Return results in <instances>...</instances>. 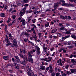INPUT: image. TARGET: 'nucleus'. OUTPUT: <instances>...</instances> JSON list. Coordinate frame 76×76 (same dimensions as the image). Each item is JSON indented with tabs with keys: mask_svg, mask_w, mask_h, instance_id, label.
<instances>
[{
	"mask_svg": "<svg viewBox=\"0 0 76 76\" xmlns=\"http://www.w3.org/2000/svg\"><path fill=\"white\" fill-rule=\"evenodd\" d=\"M70 71L72 73H73L76 72V69H70Z\"/></svg>",
	"mask_w": 76,
	"mask_h": 76,
	"instance_id": "4468645a",
	"label": "nucleus"
},
{
	"mask_svg": "<svg viewBox=\"0 0 76 76\" xmlns=\"http://www.w3.org/2000/svg\"><path fill=\"white\" fill-rule=\"evenodd\" d=\"M62 50H63V52L64 53H66L67 52V50H65V49L64 48H63L62 49Z\"/></svg>",
	"mask_w": 76,
	"mask_h": 76,
	"instance_id": "c756f323",
	"label": "nucleus"
},
{
	"mask_svg": "<svg viewBox=\"0 0 76 76\" xmlns=\"http://www.w3.org/2000/svg\"><path fill=\"white\" fill-rule=\"evenodd\" d=\"M3 59L5 60H7L9 58V57L7 56H4L3 57Z\"/></svg>",
	"mask_w": 76,
	"mask_h": 76,
	"instance_id": "a211bd4d",
	"label": "nucleus"
},
{
	"mask_svg": "<svg viewBox=\"0 0 76 76\" xmlns=\"http://www.w3.org/2000/svg\"><path fill=\"white\" fill-rule=\"evenodd\" d=\"M59 25L60 26H61V27H63V25L62 23H59Z\"/></svg>",
	"mask_w": 76,
	"mask_h": 76,
	"instance_id": "72a5a7b5",
	"label": "nucleus"
},
{
	"mask_svg": "<svg viewBox=\"0 0 76 76\" xmlns=\"http://www.w3.org/2000/svg\"><path fill=\"white\" fill-rule=\"evenodd\" d=\"M52 76H55V73H52L51 74Z\"/></svg>",
	"mask_w": 76,
	"mask_h": 76,
	"instance_id": "774afa93",
	"label": "nucleus"
},
{
	"mask_svg": "<svg viewBox=\"0 0 76 76\" xmlns=\"http://www.w3.org/2000/svg\"><path fill=\"white\" fill-rule=\"evenodd\" d=\"M52 59V57H48V62H49V61H51Z\"/></svg>",
	"mask_w": 76,
	"mask_h": 76,
	"instance_id": "aec40b11",
	"label": "nucleus"
},
{
	"mask_svg": "<svg viewBox=\"0 0 76 76\" xmlns=\"http://www.w3.org/2000/svg\"><path fill=\"white\" fill-rule=\"evenodd\" d=\"M69 6H71V7H75V5L73 4H69Z\"/></svg>",
	"mask_w": 76,
	"mask_h": 76,
	"instance_id": "a18cd8bd",
	"label": "nucleus"
},
{
	"mask_svg": "<svg viewBox=\"0 0 76 76\" xmlns=\"http://www.w3.org/2000/svg\"><path fill=\"white\" fill-rule=\"evenodd\" d=\"M65 34H71V31H66L65 32Z\"/></svg>",
	"mask_w": 76,
	"mask_h": 76,
	"instance_id": "dca6fc26",
	"label": "nucleus"
},
{
	"mask_svg": "<svg viewBox=\"0 0 76 76\" xmlns=\"http://www.w3.org/2000/svg\"><path fill=\"white\" fill-rule=\"evenodd\" d=\"M33 54V51H32L30 52H28V54Z\"/></svg>",
	"mask_w": 76,
	"mask_h": 76,
	"instance_id": "09e8293b",
	"label": "nucleus"
},
{
	"mask_svg": "<svg viewBox=\"0 0 76 76\" xmlns=\"http://www.w3.org/2000/svg\"><path fill=\"white\" fill-rule=\"evenodd\" d=\"M61 61H62L61 59V58H60L59 60L57 61V63H60L61 62Z\"/></svg>",
	"mask_w": 76,
	"mask_h": 76,
	"instance_id": "b1692460",
	"label": "nucleus"
},
{
	"mask_svg": "<svg viewBox=\"0 0 76 76\" xmlns=\"http://www.w3.org/2000/svg\"><path fill=\"white\" fill-rule=\"evenodd\" d=\"M21 18H22L21 17H20L18 18V20H21Z\"/></svg>",
	"mask_w": 76,
	"mask_h": 76,
	"instance_id": "0e129e2a",
	"label": "nucleus"
},
{
	"mask_svg": "<svg viewBox=\"0 0 76 76\" xmlns=\"http://www.w3.org/2000/svg\"><path fill=\"white\" fill-rule=\"evenodd\" d=\"M20 62L21 64H23V65H24V66L26 65V63H25V62H24V61H21Z\"/></svg>",
	"mask_w": 76,
	"mask_h": 76,
	"instance_id": "ddd939ff",
	"label": "nucleus"
},
{
	"mask_svg": "<svg viewBox=\"0 0 76 76\" xmlns=\"http://www.w3.org/2000/svg\"><path fill=\"white\" fill-rule=\"evenodd\" d=\"M57 9V7H55V6L54 5V9H52V11H55Z\"/></svg>",
	"mask_w": 76,
	"mask_h": 76,
	"instance_id": "bb28decb",
	"label": "nucleus"
},
{
	"mask_svg": "<svg viewBox=\"0 0 76 76\" xmlns=\"http://www.w3.org/2000/svg\"><path fill=\"white\" fill-rule=\"evenodd\" d=\"M14 57H15V58H16V59H19V57H18V56H15Z\"/></svg>",
	"mask_w": 76,
	"mask_h": 76,
	"instance_id": "5fc2aeb1",
	"label": "nucleus"
},
{
	"mask_svg": "<svg viewBox=\"0 0 76 76\" xmlns=\"http://www.w3.org/2000/svg\"><path fill=\"white\" fill-rule=\"evenodd\" d=\"M19 56L21 58H23V59L24 61L25 62V63H26V62L28 61V58H27V57H25L24 56L20 53L19 54Z\"/></svg>",
	"mask_w": 76,
	"mask_h": 76,
	"instance_id": "f03ea898",
	"label": "nucleus"
},
{
	"mask_svg": "<svg viewBox=\"0 0 76 76\" xmlns=\"http://www.w3.org/2000/svg\"><path fill=\"white\" fill-rule=\"evenodd\" d=\"M12 24H13L12 23H9L8 24V26H11L12 25Z\"/></svg>",
	"mask_w": 76,
	"mask_h": 76,
	"instance_id": "37998d69",
	"label": "nucleus"
},
{
	"mask_svg": "<svg viewBox=\"0 0 76 76\" xmlns=\"http://www.w3.org/2000/svg\"><path fill=\"white\" fill-rule=\"evenodd\" d=\"M34 48H36L37 50V55H39L41 54V51H40V48L37 45H36L34 47Z\"/></svg>",
	"mask_w": 76,
	"mask_h": 76,
	"instance_id": "7ed1b4c3",
	"label": "nucleus"
},
{
	"mask_svg": "<svg viewBox=\"0 0 76 76\" xmlns=\"http://www.w3.org/2000/svg\"><path fill=\"white\" fill-rule=\"evenodd\" d=\"M58 10L60 11L63 10V7H61V8H58Z\"/></svg>",
	"mask_w": 76,
	"mask_h": 76,
	"instance_id": "c85d7f7f",
	"label": "nucleus"
},
{
	"mask_svg": "<svg viewBox=\"0 0 76 76\" xmlns=\"http://www.w3.org/2000/svg\"><path fill=\"white\" fill-rule=\"evenodd\" d=\"M19 65H17V66H15V69H19Z\"/></svg>",
	"mask_w": 76,
	"mask_h": 76,
	"instance_id": "a19ab883",
	"label": "nucleus"
},
{
	"mask_svg": "<svg viewBox=\"0 0 76 76\" xmlns=\"http://www.w3.org/2000/svg\"><path fill=\"white\" fill-rule=\"evenodd\" d=\"M16 18V16H15V15H13L12 16V18L13 19H15V18Z\"/></svg>",
	"mask_w": 76,
	"mask_h": 76,
	"instance_id": "69168bd1",
	"label": "nucleus"
},
{
	"mask_svg": "<svg viewBox=\"0 0 76 76\" xmlns=\"http://www.w3.org/2000/svg\"><path fill=\"white\" fill-rule=\"evenodd\" d=\"M28 61L30 63H33V59L31 57H28Z\"/></svg>",
	"mask_w": 76,
	"mask_h": 76,
	"instance_id": "0eeeda50",
	"label": "nucleus"
},
{
	"mask_svg": "<svg viewBox=\"0 0 76 76\" xmlns=\"http://www.w3.org/2000/svg\"><path fill=\"white\" fill-rule=\"evenodd\" d=\"M11 20V19H10V18H8V20L7 21V23H9V22H10Z\"/></svg>",
	"mask_w": 76,
	"mask_h": 76,
	"instance_id": "2f4dec72",
	"label": "nucleus"
},
{
	"mask_svg": "<svg viewBox=\"0 0 76 76\" xmlns=\"http://www.w3.org/2000/svg\"><path fill=\"white\" fill-rule=\"evenodd\" d=\"M57 34L58 35V36H59V37H61V36H62V35H61V34L59 33H57Z\"/></svg>",
	"mask_w": 76,
	"mask_h": 76,
	"instance_id": "79ce46f5",
	"label": "nucleus"
},
{
	"mask_svg": "<svg viewBox=\"0 0 76 76\" xmlns=\"http://www.w3.org/2000/svg\"><path fill=\"white\" fill-rule=\"evenodd\" d=\"M29 66H26V69L28 71L27 72V74L28 75V76H37V74H34V73L33 72H32L31 69H29Z\"/></svg>",
	"mask_w": 76,
	"mask_h": 76,
	"instance_id": "f257e3e1",
	"label": "nucleus"
},
{
	"mask_svg": "<svg viewBox=\"0 0 76 76\" xmlns=\"http://www.w3.org/2000/svg\"><path fill=\"white\" fill-rule=\"evenodd\" d=\"M25 22V20L24 19H22L20 21V22H22V23H23V22Z\"/></svg>",
	"mask_w": 76,
	"mask_h": 76,
	"instance_id": "603ef678",
	"label": "nucleus"
},
{
	"mask_svg": "<svg viewBox=\"0 0 76 76\" xmlns=\"http://www.w3.org/2000/svg\"><path fill=\"white\" fill-rule=\"evenodd\" d=\"M49 25V23L48 22L47 24L45 25V26H46V27H48V26Z\"/></svg>",
	"mask_w": 76,
	"mask_h": 76,
	"instance_id": "58836bf2",
	"label": "nucleus"
},
{
	"mask_svg": "<svg viewBox=\"0 0 76 76\" xmlns=\"http://www.w3.org/2000/svg\"><path fill=\"white\" fill-rule=\"evenodd\" d=\"M13 44L16 48H18V44H17V42L16 39H14L13 42Z\"/></svg>",
	"mask_w": 76,
	"mask_h": 76,
	"instance_id": "20e7f679",
	"label": "nucleus"
},
{
	"mask_svg": "<svg viewBox=\"0 0 76 76\" xmlns=\"http://www.w3.org/2000/svg\"><path fill=\"white\" fill-rule=\"evenodd\" d=\"M33 26L34 28L35 29H37V26H35L34 24H32L31 26Z\"/></svg>",
	"mask_w": 76,
	"mask_h": 76,
	"instance_id": "7c9ffc66",
	"label": "nucleus"
},
{
	"mask_svg": "<svg viewBox=\"0 0 76 76\" xmlns=\"http://www.w3.org/2000/svg\"><path fill=\"white\" fill-rule=\"evenodd\" d=\"M70 5L69 4L65 3V6H66V7H68Z\"/></svg>",
	"mask_w": 76,
	"mask_h": 76,
	"instance_id": "e433bc0d",
	"label": "nucleus"
},
{
	"mask_svg": "<svg viewBox=\"0 0 76 76\" xmlns=\"http://www.w3.org/2000/svg\"><path fill=\"white\" fill-rule=\"evenodd\" d=\"M56 76H61V75H60V74L59 72L56 73Z\"/></svg>",
	"mask_w": 76,
	"mask_h": 76,
	"instance_id": "393cba45",
	"label": "nucleus"
},
{
	"mask_svg": "<svg viewBox=\"0 0 76 76\" xmlns=\"http://www.w3.org/2000/svg\"><path fill=\"white\" fill-rule=\"evenodd\" d=\"M23 54H25V53H26V51H25V49L23 50Z\"/></svg>",
	"mask_w": 76,
	"mask_h": 76,
	"instance_id": "e2e57ef3",
	"label": "nucleus"
},
{
	"mask_svg": "<svg viewBox=\"0 0 76 76\" xmlns=\"http://www.w3.org/2000/svg\"><path fill=\"white\" fill-rule=\"evenodd\" d=\"M29 6V4H25L24 5V7H28Z\"/></svg>",
	"mask_w": 76,
	"mask_h": 76,
	"instance_id": "bf43d9fd",
	"label": "nucleus"
},
{
	"mask_svg": "<svg viewBox=\"0 0 76 76\" xmlns=\"http://www.w3.org/2000/svg\"><path fill=\"white\" fill-rule=\"evenodd\" d=\"M22 11H23V12L25 13V11L26 10V7H25L22 9Z\"/></svg>",
	"mask_w": 76,
	"mask_h": 76,
	"instance_id": "a878e982",
	"label": "nucleus"
},
{
	"mask_svg": "<svg viewBox=\"0 0 76 76\" xmlns=\"http://www.w3.org/2000/svg\"><path fill=\"white\" fill-rule=\"evenodd\" d=\"M33 11L32 10H30V11H28V13H32V12H33Z\"/></svg>",
	"mask_w": 76,
	"mask_h": 76,
	"instance_id": "4d7b16f0",
	"label": "nucleus"
},
{
	"mask_svg": "<svg viewBox=\"0 0 76 76\" xmlns=\"http://www.w3.org/2000/svg\"><path fill=\"white\" fill-rule=\"evenodd\" d=\"M12 61H13V62H14V63H16V61H17V60H16V59H15L14 58H12Z\"/></svg>",
	"mask_w": 76,
	"mask_h": 76,
	"instance_id": "5701e85b",
	"label": "nucleus"
},
{
	"mask_svg": "<svg viewBox=\"0 0 76 76\" xmlns=\"http://www.w3.org/2000/svg\"><path fill=\"white\" fill-rule=\"evenodd\" d=\"M0 16L1 17H4L5 16V14L4 13H2L1 14Z\"/></svg>",
	"mask_w": 76,
	"mask_h": 76,
	"instance_id": "4be33fe9",
	"label": "nucleus"
},
{
	"mask_svg": "<svg viewBox=\"0 0 76 76\" xmlns=\"http://www.w3.org/2000/svg\"><path fill=\"white\" fill-rule=\"evenodd\" d=\"M64 45H67V44H68V42L66 41H64Z\"/></svg>",
	"mask_w": 76,
	"mask_h": 76,
	"instance_id": "c9c22d12",
	"label": "nucleus"
},
{
	"mask_svg": "<svg viewBox=\"0 0 76 76\" xmlns=\"http://www.w3.org/2000/svg\"><path fill=\"white\" fill-rule=\"evenodd\" d=\"M5 41L6 42H7V44H9L10 42V40L9 39H5Z\"/></svg>",
	"mask_w": 76,
	"mask_h": 76,
	"instance_id": "2eb2a0df",
	"label": "nucleus"
},
{
	"mask_svg": "<svg viewBox=\"0 0 76 76\" xmlns=\"http://www.w3.org/2000/svg\"><path fill=\"white\" fill-rule=\"evenodd\" d=\"M57 31V29L56 28H55L52 31V33H54V32H56Z\"/></svg>",
	"mask_w": 76,
	"mask_h": 76,
	"instance_id": "412c9836",
	"label": "nucleus"
},
{
	"mask_svg": "<svg viewBox=\"0 0 76 76\" xmlns=\"http://www.w3.org/2000/svg\"><path fill=\"white\" fill-rule=\"evenodd\" d=\"M75 60L74 59H72L71 60V62L72 63H75Z\"/></svg>",
	"mask_w": 76,
	"mask_h": 76,
	"instance_id": "473e14b6",
	"label": "nucleus"
},
{
	"mask_svg": "<svg viewBox=\"0 0 76 76\" xmlns=\"http://www.w3.org/2000/svg\"><path fill=\"white\" fill-rule=\"evenodd\" d=\"M24 35L26 36L27 37H28L29 36V34L26 32L24 33Z\"/></svg>",
	"mask_w": 76,
	"mask_h": 76,
	"instance_id": "6ab92c4d",
	"label": "nucleus"
},
{
	"mask_svg": "<svg viewBox=\"0 0 76 76\" xmlns=\"http://www.w3.org/2000/svg\"><path fill=\"white\" fill-rule=\"evenodd\" d=\"M25 13L24 12H23L22 11H21L20 13V16L21 17V16H23V15H24V14Z\"/></svg>",
	"mask_w": 76,
	"mask_h": 76,
	"instance_id": "6e6552de",
	"label": "nucleus"
},
{
	"mask_svg": "<svg viewBox=\"0 0 76 76\" xmlns=\"http://www.w3.org/2000/svg\"><path fill=\"white\" fill-rule=\"evenodd\" d=\"M40 68L42 70H45V66L41 65L40 67Z\"/></svg>",
	"mask_w": 76,
	"mask_h": 76,
	"instance_id": "9b49d317",
	"label": "nucleus"
},
{
	"mask_svg": "<svg viewBox=\"0 0 76 76\" xmlns=\"http://www.w3.org/2000/svg\"><path fill=\"white\" fill-rule=\"evenodd\" d=\"M18 6H20L22 5V4L20 3H18L17 4Z\"/></svg>",
	"mask_w": 76,
	"mask_h": 76,
	"instance_id": "338daca9",
	"label": "nucleus"
},
{
	"mask_svg": "<svg viewBox=\"0 0 76 76\" xmlns=\"http://www.w3.org/2000/svg\"><path fill=\"white\" fill-rule=\"evenodd\" d=\"M69 37H70V35L66 36L64 37H63L62 38V39L64 40V39H66V38H69Z\"/></svg>",
	"mask_w": 76,
	"mask_h": 76,
	"instance_id": "f8f14e48",
	"label": "nucleus"
},
{
	"mask_svg": "<svg viewBox=\"0 0 76 76\" xmlns=\"http://www.w3.org/2000/svg\"><path fill=\"white\" fill-rule=\"evenodd\" d=\"M9 36L10 37L9 39L10 40V41H12V40H13V39H14L13 37L12 36V34L11 33H10L9 34Z\"/></svg>",
	"mask_w": 76,
	"mask_h": 76,
	"instance_id": "423d86ee",
	"label": "nucleus"
},
{
	"mask_svg": "<svg viewBox=\"0 0 76 76\" xmlns=\"http://www.w3.org/2000/svg\"><path fill=\"white\" fill-rule=\"evenodd\" d=\"M5 28L4 29L5 30V31H7V25L6 24L5 25Z\"/></svg>",
	"mask_w": 76,
	"mask_h": 76,
	"instance_id": "ea45409f",
	"label": "nucleus"
},
{
	"mask_svg": "<svg viewBox=\"0 0 76 76\" xmlns=\"http://www.w3.org/2000/svg\"><path fill=\"white\" fill-rule=\"evenodd\" d=\"M71 37L72 38H74V39H76V36L74 34L71 35Z\"/></svg>",
	"mask_w": 76,
	"mask_h": 76,
	"instance_id": "f3484780",
	"label": "nucleus"
},
{
	"mask_svg": "<svg viewBox=\"0 0 76 76\" xmlns=\"http://www.w3.org/2000/svg\"><path fill=\"white\" fill-rule=\"evenodd\" d=\"M28 57H32V55H31V54H28Z\"/></svg>",
	"mask_w": 76,
	"mask_h": 76,
	"instance_id": "680f3d73",
	"label": "nucleus"
},
{
	"mask_svg": "<svg viewBox=\"0 0 76 76\" xmlns=\"http://www.w3.org/2000/svg\"><path fill=\"white\" fill-rule=\"evenodd\" d=\"M49 66L50 69L49 71L50 73H52L53 72V67H52V64L49 65Z\"/></svg>",
	"mask_w": 76,
	"mask_h": 76,
	"instance_id": "39448f33",
	"label": "nucleus"
},
{
	"mask_svg": "<svg viewBox=\"0 0 76 76\" xmlns=\"http://www.w3.org/2000/svg\"><path fill=\"white\" fill-rule=\"evenodd\" d=\"M12 10H13V8H11L10 10H9V12L10 13V12H12Z\"/></svg>",
	"mask_w": 76,
	"mask_h": 76,
	"instance_id": "8fccbe9b",
	"label": "nucleus"
},
{
	"mask_svg": "<svg viewBox=\"0 0 76 76\" xmlns=\"http://www.w3.org/2000/svg\"><path fill=\"white\" fill-rule=\"evenodd\" d=\"M60 18L61 19H65L67 20L68 19L67 16H64L63 15H60Z\"/></svg>",
	"mask_w": 76,
	"mask_h": 76,
	"instance_id": "9d476101",
	"label": "nucleus"
},
{
	"mask_svg": "<svg viewBox=\"0 0 76 76\" xmlns=\"http://www.w3.org/2000/svg\"><path fill=\"white\" fill-rule=\"evenodd\" d=\"M66 73L67 75L68 74H69V75H70V74H71V72H70V71H66Z\"/></svg>",
	"mask_w": 76,
	"mask_h": 76,
	"instance_id": "4c0bfd02",
	"label": "nucleus"
},
{
	"mask_svg": "<svg viewBox=\"0 0 76 76\" xmlns=\"http://www.w3.org/2000/svg\"><path fill=\"white\" fill-rule=\"evenodd\" d=\"M20 53L21 54H22V52H23V50L20 49Z\"/></svg>",
	"mask_w": 76,
	"mask_h": 76,
	"instance_id": "052dcab7",
	"label": "nucleus"
},
{
	"mask_svg": "<svg viewBox=\"0 0 76 76\" xmlns=\"http://www.w3.org/2000/svg\"><path fill=\"white\" fill-rule=\"evenodd\" d=\"M73 46L72 45L71 46H69L68 47V48H69L70 49V48H73Z\"/></svg>",
	"mask_w": 76,
	"mask_h": 76,
	"instance_id": "3c124183",
	"label": "nucleus"
},
{
	"mask_svg": "<svg viewBox=\"0 0 76 76\" xmlns=\"http://www.w3.org/2000/svg\"><path fill=\"white\" fill-rule=\"evenodd\" d=\"M58 65H60L61 66H63V64H62V63H61V62L59 63Z\"/></svg>",
	"mask_w": 76,
	"mask_h": 76,
	"instance_id": "13d9d810",
	"label": "nucleus"
},
{
	"mask_svg": "<svg viewBox=\"0 0 76 76\" xmlns=\"http://www.w3.org/2000/svg\"><path fill=\"white\" fill-rule=\"evenodd\" d=\"M46 70L47 71H48L50 70V68L48 67H47L46 68Z\"/></svg>",
	"mask_w": 76,
	"mask_h": 76,
	"instance_id": "864d4df0",
	"label": "nucleus"
},
{
	"mask_svg": "<svg viewBox=\"0 0 76 76\" xmlns=\"http://www.w3.org/2000/svg\"><path fill=\"white\" fill-rule=\"evenodd\" d=\"M61 2H58L56 3H55L54 4V5L55 6V7H58V5L59 4H61Z\"/></svg>",
	"mask_w": 76,
	"mask_h": 76,
	"instance_id": "1a4fd4ad",
	"label": "nucleus"
},
{
	"mask_svg": "<svg viewBox=\"0 0 76 76\" xmlns=\"http://www.w3.org/2000/svg\"><path fill=\"white\" fill-rule=\"evenodd\" d=\"M64 29V27H62L61 28H60V29L61 30H63Z\"/></svg>",
	"mask_w": 76,
	"mask_h": 76,
	"instance_id": "de8ad7c7",
	"label": "nucleus"
},
{
	"mask_svg": "<svg viewBox=\"0 0 76 76\" xmlns=\"http://www.w3.org/2000/svg\"><path fill=\"white\" fill-rule=\"evenodd\" d=\"M9 45H10L11 46V47H13V45H13V44H12V43H10V42L9 43Z\"/></svg>",
	"mask_w": 76,
	"mask_h": 76,
	"instance_id": "49530a36",
	"label": "nucleus"
},
{
	"mask_svg": "<svg viewBox=\"0 0 76 76\" xmlns=\"http://www.w3.org/2000/svg\"><path fill=\"white\" fill-rule=\"evenodd\" d=\"M61 76H67V74L65 73H63L61 74Z\"/></svg>",
	"mask_w": 76,
	"mask_h": 76,
	"instance_id": "f704fd0d",
	"label": "nucleus"
},
{
	"mask_svg": "<svg viewBox=\"0 0 76 76\" xmlns=\"http://www.w3.org/2000/svg\"><path fill=\"white\" fill-rule=\"evenodd\" d=\"M23 2L25 4L27 3H28V0H23Z\"/></svg>",
	"mask_w": 76,
	"mask_h": 76,
	"instance_id": "cd10ccee",
	"label": "nucleus"
},
{
	"mask_svg": "<svg viewBox=\"0 0 76 76\" xmlns=\"http://www.w3.org/2000/svg\"><path fill=\"white\" fill-rule=\"evenodd\" d=\"M69 65H66L65 66V68L66 69H67L68 68H69Z\"/></svg>",
	"mask_w": 76,
	"mask_h": 76,
	"instance_id": "6e6d98bb",
	"label": "nucleus"
},
{
	"mask_svg": "<svg viewBox=\"0 0 76 76\" xmlns=\"http://www.w3.org/2000/svg\"><path fill=\"white\" fill-rule=\"evenodd\" d=\"M26 31L27 32H31V30H29V29H26Z\"/></svg>",
	"mask_w": 76,
	"mask_h": 76,
	"instance_id": "c03bdc74",
	"label": "nucleus"
}]
</instances>
